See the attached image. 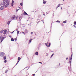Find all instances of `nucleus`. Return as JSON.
Segmentation results:
<instances>
[{"instance_id":"obj_1","label":"nucleus","mask_w":76,"mask_h":76,"mask_svg":"<svg viewBox=\"0 0 76 76\" xmlns=\"http://www.w3.org/2000/svg\"><path fill=\"white\" fill-rule=\"evenodd\" d=\"M73 56V52H72V55L71 56V58H69V63H70V65L72 64V57Z\"/></svg>"},{"instance_id":"obj_2","label":"nucleus","mask_w":76,"mask_h":76,"mask_svg":"<svg viewBox=\"0 0 76 76\" xmlns=\"http://www.w3.org/2000/svg\"><path fill=\"white\" fill-rule=\"evenodd\" d=\"M18 61L17 64H16V65H17V64H18V63H19V61H20V57H18Z\"/></svg>"},{"instance_id":"obj_3","label":"nucleus","mask_w":76,"mask_h":76,"mask_svg":"<svg viewBox=\"0 0 76 76\" xmlns=\"http://www.w3.org/2000/svg\"><path fill=\"white\" fill-rule=\"evenodd\" d=\"M5 4H6V2L5 1H3V2L2 3V5L3 6H4Z\"/></svg>"},{"instance_id":"obj_4","label":"nucleus","mask_w":76,"mask_h":76,"mask_svg":"<svg viewBox=\"0 0 76 76\" xmlns=\"http://www.w3.org/2000/svg\"><path fill=\"white\" fill-rule=\"evenodd\" d=\"M4 6H2L1 7V8H0V9L1 10H3L4 8Z\"/></svg>"},{"instance_id":"obj_5","label":"nucleus","mask_w":76,"mask_h":76,"mask_svg":"<svg viewBox=\"0 0 76 76\" xmlns=\"http://www.w3.org/2000/svg\"><path fill=\"white\" fill-rule=\"evenodd\" d=\"M6 33H7V30H5L3 33V34H6Z\"/></svg>"},{"instance_id":"obj_6","label":"nucleus","mask_w":76,"mask_h":76,"mask_svg":"<svg viewBox=\"0 0 76 76\" xmlns=\"http://www.w3.org/2000/svg\"><path fill=\"white\" fill-rule=\"evenodd\" d=\"M4 38H4V37H3L1 39V42H2V41H3V40H4Z\"/></svg>"},{"instance_id":"obj_7","label":"nucleus","mask_w":76,"mask_h":76,"mask_svg":"<svg viewBox=\"0 0 76 76\" xmlns=\"http://www.w3.org/2000/svg\"><path fill=\"white\" fill-rule=\"evenodd\" d=\"M9 3H7L6 5L5 6V7H8V6H9Z\"/></svg>"},{"instance_id":"obj_8","label":"nucleus","mask_w":76,"mask_h":76,"mask_svg":"<svg viewBox=\"0 0 76 76\" xmlns=\"http://www.w3.org/2000/svg\"><path fill=\"white\" fill-rule=\"evenodd\" d=\"M5 2H6L7 3H9L10 2V1H8V0H5Z\"/></svg>"},{"instance_id":"obj_9","label":"nucleus","mask_w":76,"mask_h":76,"mask_svg":"<svg viewBox=\"0 0 76 76\" xmlns=\"http://www.w3.org/2000/svg\"><path fill=\"white\" fill-rule=\"evenodd\" d=\"M15 15H14L11 18V19H15Z\"/></svg>"},{"instance_id":"obj_10","label":"nucleus","mask_w":76,"mask_h":76,"mask_svg":"<svg viewBox=\"0 0 76 76\" xmlns=\"http://www.w3.org/2000/svg\"><path fill=\"white\" fill-rule=\"evenodd\" d=\"M25 32L26 33H28V30H27V29H26L25 30Z\"/></svg>"},{"instance_id":"obj_11","label":"nucleus","mask_w":76,"mask_h":76,"mask_svg":"<svg viewBox=\"0 0 76 76\" xmlns=\"http://www.w3.org/2000/svg\"><path fill=\"white\" fill-rule=\"evenodd\" d=\"M12 3L11 4L12 6H13V4L14 3V1L12 0Z\"/></svg>"},{"instance_id":"obj_12","label":"nucleus","mask_w":76,"mask_h":76,"mask_svg":"<svg viewBox=\"0 0 76 76\" xmlns=\"http://www.w3.org/2000/svg\"><path fill=\"white\" fill-rule=\"evenodd\" d=\"M23 15H28V14L26 12H24V13H23Z\"/></svg>"},{"instance_id":"obj_13","label":"nucleus","mask_w":76,"mask_h":76,"mask_svg":"<svg viewBox=\"0 0 76 76\" xmlns=\"http://www.w3.org/2000/svg\"><path fill=\"white\" fill-rule=\"evenodd\" d=\"M3 32H4V30H2L0 31V33H2Z\"/></svg>"},{"instance_id":"obj_14","label":"nucleus","mask_w":76,"mask_h":76,"mask_svg":"<svg viewBox=\"0 0 76 76\" xmlns=\"http://www.w3.org/2000/svg\"><path fill=\"white\" fill-rule=\"evenodd\" d=\"M35 54H36V55H37V56L38 55V53L37 52H36L35 53Z\"/></svg>"},{"instance_id":"obj_15","label":"nucleus","mask_w":76,"mask_h":76,"mask_svg":"<svg viewBox=\"0 0 76 76\" xmlns=\"http://www.w3.org/2000/svg\"><path fill=\"white\" fill-rule=\"evenodd\" d=\"M60 4H59L58 5V6L57 7V8H58V7H60Z\"/></svg>"},{"instance_id":"obj_16","label":"nucleus","mask_w":76,"mask_h":76,"mask_svg":"<svg viewBox=\"0 0 76 76\" xmlns=\"http://www.w3.org/2000/svg\"><path fill=\"white\" fill-rule=\"evenodd\" d=\"M48 42L47 43H45V44L46 45L47 47H48Z\"/></svg>"},{"instance_id":"obj_17","label":"nucleus","mask_w":76,"mask_h":76,"mask_svg":"<svg viewBox=\"0 0 76 76\" xmlns=\"http://www.w3.org/2000/svg\"><path fill=\"white\" fill-rule=\"evenodd\" d=\"M46 2H47V1H43V4H45V3H46Z\"/></svg>"},{"instance_id":"obj_18","label":"nucleus","mask_w":76,"mask_h":76,"mask_svg":"<svg viewBox=\"0 0 76 76\" xmlns=\"http://www.w3.org/2000/svg\"><path fill=\"white\" fill-rule=\"evenodd\" d=\"M8 70L7 69L6 70L5 72V73H7V72H8Z\"/></svg>"},{"instance_id":"obj_19","label":"nucleus","mask_w":76,"mask_h":76,"mask_svg":"<svg viewBox=\"0 0 76 76\" xmlns=\"http://www.w3.org/2000/svg\"><path fill=\"white\" fill-rule=\"evenodd\" d=\"M32 42V39H31L29 40V42Z\"/></svg>"},{"instance_id":"obj_20","label":"nucleus","mask_w":76,"mask_h":76,"mask_svg":"<svg viewBox=\"0 0 76 76\" xmlns=\"http://www.w3.org/2000/svg\"><path fill=\"white\" fill-rule=\"evenodd\" d=\"M66 22H67V20H66L63 22V23H66Z\"/></svg>"},{"instance_id":"obj_21","label":"nucleus","mask_w":76,"mask_h":76,"mask_svg":"<svg viewBox=\"0 0 76 76\" xmlns=\"http://www.w3.org/2000/svg\"><path fill=\"white\" fill-rule=\"evenodd\" d=\"M10 21H9L8 22H7V24L8 25H9V24H10Z\"/></svg>"},{"instance_id":"obj_22","label":"nucleus","mask_w":76,"mask_h":76,"mask_svg":"<svg viewBox=\"0 0 76 76\" xmlns=\"http://www.w3.org/2000/svg\"><path fill=\"white\" fill-rule=\"evenodd\" d=\"M6 57L4 56V57H3V58L4 59V60H5V59H6Z\"/></svg>"},{"instance_id":"obj_23","label":"nucleus","mask_w":76,"mask_h":76,"mask_svg":"<svg viewBox=\"0 0 76 76\" xmlns=\"http://www.w3.org/2000/svg\"><path fill=\"white\" fill-rule=\"evenodd\" d=\"M56 22H58V23H60V21L59 20L56 21Z\"/></svg>"},{"instance_id":"obj_24","label":"nucleus","mask_w":76,"mask_h":76,"mask_svg":"<svg viewBox=\"0 0 76 76\" xmlns=\"http://www.w3.org/2000/svg\"><path fill=\"white\" fill-rule=\"evenodd\" d=\"M11 41H14V39H13V38H12L11 39Z\"/></svg>"},{"instance_id":"obj_25","label":"nucleus","mask_w":76,"mask_h":76,"mask_svg":"<svg viewBox=\"0 0 76 76\" xmlns=\"http://www.w3.org/2000/svg\"><path fill=\"white\" fill-rule=\"evenodd\" d=\"M20 5H21V6H23V4L22 3H20Z\"/></svg>"},{"instance_id":"obj_26","label":"nucleus","mask_w":76,"mask_h":76,"mask_svg":"<svg viewBox=\"0 0 76 76\" xmlns=\"http://www.w3.org/2000/svg\"><path fill=\"white\" fill-rule=\"evenodd\" d=\"M61 26H64V24H63V23H62L61 24Z\"/></svg>"},{"instance_id":"obj_27","label":"nucleus","mask_w":76,"mask_h":76,"mask_svg":"<svg viewBox=\"0 0 76 76\" xmlns=\"http://www.w3.org/2000/svg\"><path fill=\"white\" fill-rule=\"evenodd\" d=\"M51 45V43H50L48 45V47H50V45Z\"/></svg>"},{"instance_id":"obj_28","label":"nucleus","mask_w":76,"mask_h":76,"mask_svg":"<svg viewBox=\"0 0 76 76\" xmlns=\"http://www.w3.org/2000/svg\"><path fill=\"white\" fill-rule=\"evenodd\" d=\"M74 25H76V21H75L74 22Z\"/></svg>"},{"instance_id":"obj_29","label":"nucleus","mask_w":76,"mask_h":76,"mask_svg":"<svg viewBox=\"0 0 76 76\" xmlns=\"http://www.w3.org/2000/svg\"><path fill=\"white\" fill-rule=\"evenodd\" d=\"M22 34H24V35H25V32H24L23 31L22 32Z\"/></svg>"},{"instance_id":"obj_30","label":"nucleus","mask_w":76,"mask_h":76,"mask_svg":"<svg viewBox=\"0 0 76 76\" xmlns=\"http://www.w3.org/2000/svg\"><path fill=\"white\" fill-rule=\"evenodd\" d=\"M53 56H54V54H53L51 55V57H53Z\"/></svg>"},{"instance_id":"obj_31","label":"nucleus","mask_w":76,"mask_h":76,"mask_svg":"<svg viewBox=\"0 0 76 76\" xmlns=\"http://www.w3.org/2000/svg\"><path fill=\"white\" fill-rule=\"evenodd\" d=\"M4 62L5 63H6V62H7V61L6 60H5L4 61Z\"/></svg>"},{"instance_id":"obj_32","label":"nucleus","mask_w":76,"mask_h":76,"mask_svg":"<svg viewBox=\"0 0 76 76\" xmlns=\"http://www.w3.org/2000/svg\"><path fill=\"white\" fill-rule=\"evenodd\" d=\"M19 31H17V34L18 35L19 34Z\"/></svg>"},{"instance_id":"obj_33","label":"nucleus","mask_w":76,"mask_h":76,"mask_svg":"<svg viewBox=\"0 0 76 76\" xmlns=\"http://www.w3.org/2000/svg\"><path fill=\"white\" fill-rule=\"evenodd\" d=\"M14 40L15 41H16V40H17V39L16 38H15Z\"/></svg>"},{"instance_id":"obj_34","label":"nucleus","mask_w":76,"mask_h":76,"mask_svg":"<svg viewBox=\"0 0 76 76\" xmlns=\"http://www.w3.org/2000/svg\"><path fill=\"white\" fill-rule=\"evenodd\" d=\"M1 54H2L3 55H4V53H1Z\"/></svg>"},{"instance_id":"obj_35","label":"nucleus","mask_w":76,"mask_h":76,"mask_svg":"<svg viewBox=\"0 0 76 76\" xmlns=\"http://www.w3.org/2000/svg\"><path fill=\"white\" fill-rule=\"evenodd\" d=\"M9 37H10V38H12V36L10 35Z\"/></svg>"},{"instance_id":"obj_36","label":"nucleus","mask_w":76,"mask_h":76,"mask_svg":"<svg viewBox=\"0 0 76 76\" xmlns=\"http://www.w3.org/2000/svg\"><path fill=\"white\" fill-rule=\"evenodd\" d=\"M74 27H75V28H76V26L75 25H74Z\"/></svg>"},{"instance_id":"obj_37","label":"nucleus","mask_w":76,"mask_h":76,"mask_svg":"<svg viewBox=\"0 0 76 76\" xmlns=\"http://www.w3.org/2000/svg\"><path fill=\"white\" fill-rule=\"evenodd\" d=\"M68 57L66 58V60H68Z\"/></svg>"},{"instance_id":"obj_38","label":"nucleus","mask_w":76,"mask_h":76,"mask_svg":"<svg viewBox=\"0 0 76 76\" xmlns=\"http://www.w3.org/2000/svg\"><path fill=\"white\" fill-rule=\"evenodd\" d=\"M19 10V9L17 10V12H18V10Z\"/></svg>"},{"instance_id":"obj_39","label":"nucleus","mask_w":76,"mask_h":76,"mask_svg":"<svg viewBox=\"0 0 76 76\" xmlns=\"http://www.w3.org/2000/svg\"><path fill=\"white\" fill-rule=\"evenodd\" d=\"M39 63H41V64H42V62H39Z\"/></svg>"},{"instance_id":"obj_40","label":"nucleus","mask_w":76,"mask_h":76,"mask_svg":"<svg viewBox=\"0 0 76 76\" xmlns=\"http://www.w3.org/2000/svg\"><path fill=\"white\" fill-rule=\"evenodd\" d=\"M33 34V32H31V34Z\"/></svg>"},{"instance_id":"obj_41","label":"nucleus","mask_w":76,"mask_h":76,"mask_svg":"<svg viewBox=\"0 0 76 76\" xmlns=\"http://www.w3.org/2000/svg\"><path fill=\"white\" fill-rule=\"evenodd\" d=\"M48 55V53H47V54H46V56H47Z\"/></svg>"},{"instance_id":"obj_42","label":"nucleus","mask_w":76,"mask_h":76,"mask_svg":"<svg viewBox=\"0 0 76 76\" xmlns=\"http://www.w3.org/2000/svg\"><path fill=\"white\" fill-rule=\"evenodd\" d=\"M6 0H3V1H5Z\"/></svg>"},{"instance_id":"obj_43","label":"nucleus","mask_w":76,"mask_h":76,"mask_svg":"<svg viewBox=\"0 0 76 76\" xmlns=\"http://www.w3.org/2000/svg\"><path fill=\"white\" fill-rule=\"evenodd\" d=\"M19 8V9H21V8L20 7H18Z\"/></svg>"},{"instance_id":"obj_44","label":"nucleus","mask_w":76,"mask_h":76,"mask_svg":"<svg viewBox=\"0 0 76 76\" xmlns=\"http://www.w3.org/2000/svg\"><path fill=\"white\" fill-rule=\"evenodd\" d=\"M33 75H34V76H35V74H33Z\"/></svg>"},{"instance_id":"obj_45","label":"nucleus","mask_w":76,"mask_h":76,"mask_svg":"<svg viewBox=\"0 0 76 76\" xmlns=\"http://www.w3.org/2000/svg\"><path fill=\"white\" fill-rule=\"evenodd\" d=\"M43 15H44V16H45V14H43Z\"/></svg>"},{"instance_id":"obj_46","label":"nucleus","mask_w":76,"mask_h":76,"mask_svg":"<svg viewBox=\"0 0 76 76\" xmlns=\"http://www.w3.org/2000/svg\"><path fill=\"white\" fill-rule=\"evenodd\" d=\"M14 31H13V32H12V33H14Z\"/></svg>"},{"instance_id":"obj_47","label":"nucleus","mask_w":76,"mask_h":76,"mask_svg":"<svg viewBox=\"0 0 76 76\" xmlns=\"http://www.w3.org/2000/svg\"><path fill=\"white\" fill-rule=\"evenodd\" d=\"M21 58H20V59H21Z\"/></svg>"},{"instance_id":"obj_48","label":"nucleus","mask_w":76,"mask_h":76,"mask_svg":"<svg viewBox=\"0 0 76 76\" xmlns=\"http://www.w3.org/2000/svg\"><path fill=\"white\" fill-rule=\"evenodd\" d=\"M61 9H62V7H61Z\"/></svg>"},{"instance_id":"obj_49","label":"nucleus","mask_w":76,"mask_h":76,"mask_svg":"<svg viewBox=\"0 0 76 76\" xmlns=\"http://www.w3.org/2000/svg\"><path fill=\"white\" fill-rule=\"evenodd\" d=\"M63 0V1H64V0Z\"/></svg>"}]
</instances>
